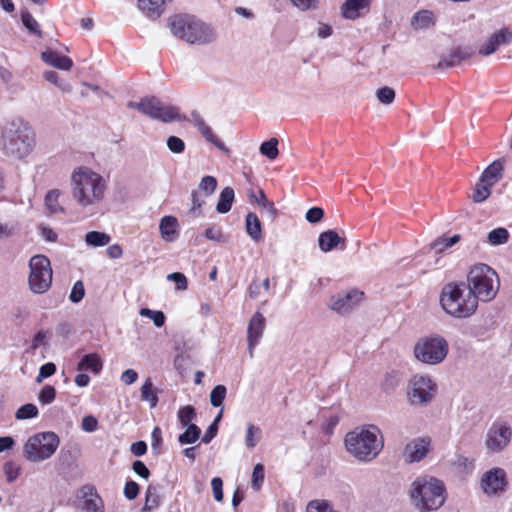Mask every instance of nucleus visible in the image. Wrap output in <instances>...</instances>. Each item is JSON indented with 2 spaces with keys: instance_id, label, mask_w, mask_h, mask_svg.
Instances as JSON below:
<instances>
[{
  "instance_id": "nucleus-13",
  "label": "nucleus",
  "mask_w": 512,
  "mask_h": 512,
  "mask_svg": "<svg viewBox=\"0 0 512 512\" xmlns=\"http://www.w3.org/2000/svg\"><path fill=\"white\" fill-rule=\"evenodd\" d=\"M137 110L152 119L171 122L178 118V111L172 106H166L155 97L144 98L137 104Z\"/></svg>"
},
{
  "instance_id": "nucleus-37",
  "label": "nucleus",
  "mask_w": 512,
  "mask_h": 512,
  "mask_svg": "<svg viewBox=\"0 0 512 512\" xmlns=\"http://www.w3.org/2000/svg\"><path fill=\"white\" fill-rule=\"evenodd\" d=\"M21 21L24 27L31 33L36 35L37 37H42V31L40 30L39 23L37 20L29 13L24 12L21 15Z\"/></svg>"
},
{
  "instance_id": "nucleus-12",
  "label": "nucleus",
  "mask_w": 512,
  "mask_h": 512,
  "mask_svg": "<svg viewBox=\"0 0 512 512\" xmlns=\"http://www.w3.org/2000/svg\"><path fill=\"white\" fill-rule=\"evenodd\" d=\"M511 439V426L507 422L497 421L486 433L485 447L489 453H499L509 446Z\"/></svg>"
},
{
  "instance_id": "nucleus-52",
  "label": "nucleus",
  "mask_w": 512,
  "mask_h": 512,
  "mask_svg": "<svg viewBox=\"0 0 512 512\" xmlns=\"http://www.w3.org/2000/svg\"><path fill=\"white\" fill-rule=\"evenodd\" d=\"M55 396H56V390L53 386L51 385H45L39 395H38V400L43 404V405H46V404H50L54 401L55 399Z\"/></svg>"
},
{
  "instance_id": "nucleus-34",
  "label": "nucleus",
  "mask_w": 512,
  "mask_h": 512,
  "mask_svg": "<svg viewBox=\"0 0 512 512\" xmlns=\"http://www.w3.org/2000/svg\"><path fill=\"white\" fill-rule=\"evenodd\" d=\"M160 504V496L156 487L149 485L146 490L145 504L142 508L143 512H150L157 508Z\"/></svg>"
},
{
  "instance_id": "nucleus-64",
  "label": "nucleus",
  "mask_w": 512,
  "mask_h": 512,
  "mask_svg": "<svg viewBox=\"0 0 512 512\" xmlns=\"http://www.w3.org/2000/svg\"><path fill=\"white\" fill-rule=\"evenodd\" d=\"M98 421L92 415H87L82 419L81 427L86 432H94L97 429Z\"/></svg>"
},
{
  "instance_id": "nucleus-33",
  "label": "nucleus",
  "mask_w": 512,
  "mask_h": 512,
  "mask_svg": "<svg viewBox=\"0 0 512 512\" xmlns=\"http://www.w3.org/2000/svg\"><path fill=\"white\" fill-rule=\"evenodd\" d=\"M261 436H262L261 429L252 423H248L247 428H246V435H245V446L248 449H253L260 441Z\"/></svg>"
},
{
  "instance_id": "nucleus-49",
  "label": "nucleus",
  "mask_w": 512,
  "mask_h": 512,
  "mask_svg": "<svg viewBox=\"0 0 512 512\" xmlns=\"http://www.w3.org/2000/svg\"><path fill=\"white\" fill-rule=\"evenodd\" d=\"M195 416V409L190 405L182 407L178 411V420L183 427L191 424L190 422L195 418Z\"/></svg>"
},
{
  "instance_id": "nucleus-42",
  "label": "nucleus",
  "mask_w": 512,
  "mask_h": 512,
  "mask_svg": "<svg viewBox=\"0 0 512 512\" xmlns=\"http://www.w3.org/2000/svg\"><path fill=\"white\" fill-rule=\"evenodd\" d=\"M306 512H338L332 504L326 500H313L307 505Z\"/></svg>"
},
{
  "instance_id": "nucleus-2",
  "label": "nucleus",
  "mask_w": 512,
  "mask_h": 512,
  "mask_svg": "<svg viewBox=\"0 0 512 512\" xmlns=\"http://www.w3.org/2000/svg\"><path fill=\"white\" fill-rule=\"evenodd\" d=\"M0 143L1 150L6 156L23 159L33 150L35 134L26 121L14 117L3 124Z\"/></svg>"
},
{
  "instance_id": "nucleus-63",
  "label": "nucleus",
  "mask_w": 512,
  "mask_h": 512,
  "mask_svg": "<svg viewBox=\"0 0 512 512\" xmlns=\"http://www.w3.org/2000/svg\"><path fill=\"white\" fill-rule=\"evenodd\" d=\"M139 493V485L134 481H128L124 487V495L127 499L133 500Z\"/></svg>"
},
{
  "instance_id": "nucleus-16",
  "label": "nucleus",
  "mask_w": 512,
  "mask_h": 512,
  "mask_svg": "<svg viewBox=\"0 0 512 512\" xmlns=\"http://www.w3.org/2000/svg\"><path fill=\"white\" fill-rule=\"evenodd\" d=\"M265 324V317L260 312L254 313V315L249 320L247 328V340L250 357H253L254 348L263 335Z\"/></svg>"
},
{
  "instance_id": "nucleus-60",
  "label": "nucleus",
  "mask_w": 512,
  "mask_h": 512,
  "mask_svg": "<svg viewBox=\"0 0 512 512\" xmlns=\"http://www.w3.org/2000/svg\"><path fill=\"white\" fill-rule=\"evenodd\" d=\"M56 371V366L54 363L49 362L40 367L39 374L36 378L38 383L42 382L43 379L52 376Z\"/></svg>"
},
{
  "instance_id": "nucleus-4",
  "label": "nucleus",
  "mask_w": 512,
  "mask_h": 512,
  "mask_svg": "<svg viewBox=\"0 0 512 512\" xmlns=\"http://www.w3.org/2000/svg\"><path fill=\"white\" fill-rule=\"evenodd\" d=\"M439 303L446 314L456 319L469 318L478 309L475 296L463 281L444 285L439 295Z\"/></svg>"
},
{
  "instance_id": "nucleus-41",
  "label": "nucleus",
  "mask_w": 512,
  "mask_h": 512,
  "mask_svg": "<svg viewBox=\"0 0 512 512\" xmlns=\"http://www.w3.org/2000/svg\"><path fill=\"white\" fill-rule=\"evenodd\" d=\"M59 196L60 191L57 189L51 190L46 194L45 205L51 213H58L63 211V208L58 203Z\"/></svg>"
},
{
  "instance_id": "nucleus-21",
  "label": "nucleus",
  "mask_w": 512,
  "mask_h": 512,
  "mask_svg": "<svg viewBox=\"0 0 512 512\" xmlns=\"http://www.w3.org/2000/svg\"><path fill=\"white\" fill-rule=\"evenodd\" d=\"M505 159H497L493 161L481 174L480 182L488 185L496 184L503 176Z\"/></svg>"
},
{
  "instance_id": "nucleus-8",
  "label": "nucleus",
  "mask_w": 512,
  "mask_h": 512,
  "mask_svg": "<svg viewBox=\"0 0 512 512\" xmlns=\"http://www.w3.org/2000/svg\"><path fill=\"white\" fill-rule=\"evenodd\" d=\"M437 391V383L431 376L415 374L408 381L406 399L410 406L424 408L434 401Z\"/></svg>"
},
{
  "instance_id": "nucleus-17",
  "label": "nucleus",
  "mask_w": 512,
  "mask_h": 512,
  "mask_svg": "<svg viewBox=\"0 0 512 512\" xmlns=\"http://www.w3.org/2000/svg\"><path fill=\"white\" fill-rule=\"evenodd\" d=\"M430 440L419 438L409 442L404 450V456L407 462H418L422 460L428 453Z\"/></svg>"
},
{
  "instance_id": "nucleus-28",
  "label": "nucleus",
  "mask_w": 512,
  "mask_h": 512,
  "mask_svg": "<svg viewBox=\"0 0 512 512\" xmlns=\"http://www.w3.org/2000/svg\"><path fill=\"white\" fill-rule=\"evenodd\" d=\"M435 24L433 12L429 10H421L417 12L411 21V25L415 29H427Z\"/></svg>"
},
{
  "instance_id": "nucleus-18",
  "label": "nucleus",
  "mask_w": 512,
  "mask_h": 512,
  "mask_svg": "<svg viewBox=\"0 0 512 512\" xmlns=\"http://www.w3.org/2000/svg\"><path fill=\"white\" fill-rule=\"evenodd\" d=\"M318 246L324 253L330 252L338 247L345 249L346 239L340 237L335 230H327L319 234Z\"/></svg>"
},
{
  "instance_id": "nucleus-27",
  "label": "nucleus",
  "mask_w": 512,
  "mask_h": 512,
  "mask_svg": "<svg viewBox=\"0 0 512 512\" xmlns=\"http://www.w3.org/2000/svg\"><path fill=\"white\" fill-rule=\"evenodd\" d=\"M246 232L255 242L262 239L261 222L256 214L249 212L245 219Z\"/></svg>"
},
{
  "instance_id": "nucleus-47",
  "label": "nucleus",
  "mask_w": 512,
  "mask_h": 512,
  "mask_svg": "<svg viewBox=\"0 0 512 512\" xmlns=\"http://www.w3.org/2000/svg\"><path fill=\"white\" fill-rule=\"evenodd\" d=\"M376 97L380 103L389 105L395 99V91L391 87L384 86L376 90Z\"/></svg>"
},
{
  "instance_id": "nucleus-43",
  "label": "nucleus",
  "mask_w": 512,
  "mask_h": 512,
  "mask_svg": "<svg viewBox=\"0 0 512 512\" xmlns=\"http://www.w3.org/2000/svg\"><path fill=\"white\" fill-rule=\"evenodd\" d=\"M492 185H488L487 183H481L480 181L476 184L475 190L473 193V201L476 203H480L485 201L491 194Z\"/></svg>"
},
{
  "instance_id": "nucleus-45",
  "label": "nucleus",
  "mask_w": 512,
  "mask_h": 512,
  "mask_svg": "<svg viewBox=\"0 0 512 512\" xmlns=\"http://www.w3.org/2000/svg\"><path fill=\"white\" fill-rule=\"evenodd\" d=\"M37 415H38V408L32 403H28V404L21 406L16 411L15 417L18 420H26V419L34 418Z\"/></svg>"
},
{
  "instance_id": "nucleus-6",
  "label": "nucleus",
  "mask_w": 512,
  "mask_h": 512,
  "mask_svg": "<svg viewBox=\"0 0 512 512\" xmlns=\"http://www.w3.org/2000/svg\"><path fill=\"white\" fill-rule=\"evenodd\" d=\"M465 284L473 293L477 302H489L493 300L500 286L495 270L482 263L474 265L470 269Z\"/></svg>"
},
{
  "instance_id": "nucleus-25",
  "label": "nucleus",
  "mask_w": 512,
  "mask_h": 512,
  "mask_svg": "<svg viewBox=\"0 0 512 512\" xmlns=\"http://www.w3.org/2000/svg\"><path fill=\"white\" fill-rule=\"evenodd\" d=\"M178 221L173 216H164L159 225L161 237L167 241L172 242L177 234Z\"/></svg>"
},
{
  "instance_id": "nucleus-24",
  "label": "nucleus",
  "mask_w": 512,
  "mask_h": 512,
  "mask_svg": "<svg viewBox=\"0 0 512 512\" xmlns=\"http://www.w3.org/2000/svg\"><path fill=\"white\" fill-rule=\"evenodd\" d=\"M82 492L84 498L82 509L87 512H102L103 501L94 488L91 486H85Z\"/></svg>"
},
{
  "instance_id": "nucleus-53",
  "label": "nucleus",
  "mask_w": 512,
  "mask_h": 512,
  "mask_svg": "<svg viewBox=\"0 0 512 512\" xmlns=\"http://www.w3.org/2000/svg\"><path fill=\"white\" fill-rule=\"evenodd\" d=\"M85 296V288L82 281H77L70 292L69 300L72 303H79Z\"/></svg>"
},
{
  "instance_id": "nucleus-23",
  "label": "nucleus",
  "mask_w": 512,
  "mask_h": 512,
  "mask_svg": "<svg viewBox=\"0 0 512 512\" xmlns=\"http://www.w3.org/2000/svg\"><path fill=\"white\" fill-rule=\"evenodd\" d=\"M41 59L48 65L68 71L73 66V61L67 56H61L53 50H46L41 53Z\"/></svg>"
},
{
  "instance_id": "nucleus-39",
  "label": "nucleus",
  "mask_w": 512,
  "mask_h": 512,
  "mask_svg": "<svg viewBox=\"0 0 512 512\" xmlns=\"http://www.w3.org/2000/svg\"><path fill=\"white\" fill-rule=\"evenodd\" d=\"M509 233L507 229L499 227L488 233L487 239L491 245H501L508 241Z\"/></svg>"
},
{
  "instance_id": "nucleus-62",
  "label": "nucleus",
  "mask_w": 512,
  "mask_h": 512,
  "mask_svg": "<svg viewBox=\"0 0 512 512\" xmlns=\"http://www.w3.org/2000/svg\"><path fill=\"white\" fill-rule=\"evenodd\" d=\"M213 495L216 501L220 502L223 500V481L220 477H214L211 481Z\"/></svg>"
},
{
  "instance_id": "nucleus-19",
  "label": "nucleus",
  "mask_w": 512,
  "mask_h": 512,
  "mask_svg": "<svg viewBox=\"0 0 512 512\" xmlns=\"http://www.w3.org/2000/svg\"><path fill=\"white\" fill-rule=\"evenodd\" d=\"M191 122L194 126L197 127L199 132L203 135V137L208 141L213 143L219 150L223 151L225 154H229L230 150L224 145L222 141H220L212 132V129L205 122V120L198 114L193 113Z\"/></svg>"
},
{
  "instance_id": "nucleus-57",
  "label": "nucleus",
  "mask_w": 512,
  "mask_h": 512,
  "mask_svg": "<svg viewBox=\"0 0 512 512\" xmlns=\"http://www.w3.org/2000/svg\"><path fill=\"white\" fill-rule=\"evenodd\" d=\"M323 216L324 210L322 208L312 207L306 212L305 218L309 223L316 224L323 219Z\"/></svg>"
},
{
  "instance_id": "nucleus-31",
  "label": "nucleus",
  "mask_w": 512,
  "mask_h": 512,
  "mask_svg": "<svg viewBox=\"0 0 512 512\" xmlns=\"http://www.w3.org/2000/svg\"><path fill=\"white\" fill-rule=\"evenodd\" d=\"M401 381V374L399 372L392 371L385 374L380 386L385 393H392L399 387Z\"/></svg>"
},
{
  "instance_id": "nucleus-50",
  "label": "nucleus",
  "mask_w": 512,
  "mask_h": 512,
  "mask_svg": "<svg viewBox=\"0 0 512 512\" xmlns=\"http://www.w3.org/2000/svg\"><path fill=\"white\" fill-rule=\"evenodd\" d=\"M499 47V42L496 37L491 35L486 42H484L479 48V54L483 56H488L494 53Z\"/></svg>"
},
{
  "instance_id": "nucleus-59",
  "label": "nucleus",
  "mask_w": 512,
  "mask_h": 512,
  "mask_svg": "<svg viewBox=\"0 0 512 512\" xmlns=\"http://www.w3.org/2000/svg\"><path fill=\"white\" fill-rule=\"evenodd\" d=\"M43 77L45 78V80H47L48 82L58 86L62 90L70 91V85L67 84V83H60L59 82V76H58V74L55 71H52V70L46 71L44 73Z\"/></svg>"
},
{
  "instance_id": "nucleus-36",
  "label": "nucleus",
  "mask_w": 512,
  "mask_h": 512,
  "mask_svg": "<svg viewBox=\"0 0 512 512\" xmlns=\"http://www.w3.org/2000/svg\"><path fill=\"white\" fill-rule=\"evenodd\" d=\"M141 399L148 401L151 408H155L158 403V397L153 390V384L147 379L141 388Z\"/></svg>"
},
{
  "instance_id": "nucleus-54",
  "label": "nucleus",
  "mask_w": 512,
  "mask_h": 512,
  "mask_svg": "<svg viewBox=\"0 0 512 512\" xmlns=\"http://www.w3.org/2000/svg\"><path fill=\"white\" fill-rule=\"evenodd\" d=\"M167 147L172 153L180 154L185 150V143L177 136H170L167 139Z\"/></svg>"
},
{
  "instance_id": "nucleus-55",
  "label": "nucleus",
  "mask_w": 512,
  "mask_h": 512,
  "mask_svg": "<svg viewBox=\"0 0 512 512\" xmlns=\"http://www.w3.org/2000/svg\"><path fill=\"white\" fill-rule=\"evenodd\" d=\"M167 280L176 284V290L184 291L187 289V278L183 273L174 272L167 276Z\"/></svg>"
},
{
  "instance_id": "nucleus-30",
  "label": "nucleus",
  "mask_w": 512,
  "mask_h": 512,
  "mask_svg": "<svg viewBox=\"0 0 512 512\" xmlns=\"http://www.w3.org/2000/svg\"><path fill=\"white\" fill-rule=\"evenodd\" d=\"M249 198L250 201H255L258 205L265 209L269 217L274 218L276 216V209L274 207L273 202L268 200V198L266 197L262 190L259 191L258 196L255 194L253 190L249 191Z\"/></svg>"
},
{
  "instance_id": "nucleus-7",
  "label": "nucleus",
  "mask_w": 512,
  "mask_h": 512,
  "mask_svg": "<svg viewBox=\"0 0 512 512\" xmlns=\"http://www.w3.org/2000/svg\"><path fill=\"white\" fill-rule=\"evenodd\" d=\"M172 34L191 44H206L214 39L212 29L191 15H176L170 18Z\"/></svg>"
},
{
  "instance_id": "nucleus-56",
  "label": "nucleus",
  "mask_w": 512,
  "mask_h": 512,
  "mask_svg": "<svg viewBox=\"0 0 512 512\" xmlns=\"http://www.w3.org/2000/svg\"><path fill=\"white\" fill-rule=\"evenodd\" d=\"M264 481V466L256 464L252 473V487L259 490L262 482Z\"/></svg>"
},
{
  "instance_id": "nucleus-51",
  "label": "nucleus",
  "mask_w": 512,
  "mask_h": 512,
  "mask_svg": "<svg viewBox=\"0 0 512 512\" xmlns=\"http://www.w3.org/2000/svg\"><path fill=\"white\" fill-rule=\"evenodd\" d=\"M3 469L6 480L9 483L14 482L19 477L21 471L20 466L13 462L5 463Z\"/></svg>"
},
{
  "instance_id": "nucleus-48",
  "label": "nucleus",
  "mask_w": 512,
  "mask_h": 512,
  "mask_svg": "<svg viewBox=\"0 0 512 512\" xmlns=\"http://www.w3.org/2000/svg\"><path fill=\"white\" fill-rule=\"evenodd\" d=\"M140 315L150 318L155 326L162 327L165 323V315L162 311H154L149 308H142Z\"/></svg>"
},
{
  "instance_id": "nucleus-29",
  "label": "nucleus",
  "mask_w": 512,
  "mask_h": 512,
  "mask_svg": "<svg viewBox=\"0 0 512 512\" xmlns=\"http://www.w3.org/2000/svg\"><path fill=\"white\" fill-rule=\"evenodd\" d=\"M234 196V190L231 187H225L221 191L216 205L217 212L221 214L229 212L234 201Z\"/></svg>"
},
{
  "instance_id": "nucleus-9",
  "label": "nucleus",
  "mask_w": 512,
  "mask_h": 512,
  "mask_svg": "<svg viewBox=\"0 0 512 512\" xmlns=\"http://www.w3.org/2000/svg\"><path fill=\"white\" fill-rule=\"evenodd\" d=\"M60 444L54 432H40L28 438L23 447V456L30 462H41L49 459Z\"/></svg>"
},
{
  "instance_id": "nucleus-46",
  "label": "nucleus",
  "mask_w": 512,
  "mask_h": 512,
  "mask_svg": "<svg viewBox=\"0 0 512 512\" xmlns=\"http://www.w3.org/2000/svg\"><path fill=\"white\" fill-rule=\"evenodd\" d=\"M217 188V180L213 176H205L199 183V190L204 193L206 197L212 195Z\"/></svg>"
},
{
  "instance_id": "nucleus-44",
  "label": "nucleus",
  "mask_w": 512,
  "mask_h": 512,
  "mask_svg": "<svg viewBox=\"0 0 512 512\" xmlns=\"http://www.w3.org/2000/svg\"><path fill=\"white\" fill-rule=\"evenodd\" d=\"M227 389L224 385L215 386L210 393V403L213 407H220L226 397Z\"/></svg>"
},
{
  "instance_id": "nucleus-5",
  "label": "nucleus",
  "mask_w": 512,
  "mask_h": 512,
  "mask_svg": "<svg viewBox=\"0 0 512 512\" xmlns=\"http://www.w3.org/2000/svg\"><path fill=\"white\" fill-rule=\"evenodd\" d=\"M408 494L412 505L419 512L438 510L446 499L443 482L427 476L416 478L411 483Z\"/></svg>"
},
{
  "instance_id": "nucleus-38",
  "label": "nucleus",
  "mask_w": 512,
  "mask_h": 512,
  "mask_svg": "<svg viewBox=\"0 0 512 512\" xmlns=\"http://www.w3.org/2000/svg\"><path fill=\"white\" fill-rule=\"evenodd\" d=\"M259 151L262 155L266 156L269 159H275L278 154V140L276 138H271L268 141L263 142L260 145Z\"/></svg>"
},
{
  "instance_id": "nucleus-11",
  "label": "nucleus",
  "mask_w": 512,
  "mask_h": 512,
  "mask_svg": "<svg viewBox=\"0 0 512 512\" xmlns=\"http://www.w3.org/2000/svg\"><path fill=\"white\" fill-rule=\"evenodd\" d=\"M30 289L37 294L45 293L52 284V268L50 260L44 255H35L29 261Z\"/></svg>"
},
{
  "instance_id": "nucleus-22",
  "label": "nucleus",
  "mask_w": 512,
  "mask_h": 512,
  "mask_svg": "<svg viewBox=\"0 0 512 512\" xmlns=\"http://www.w3.org/2000/svg\"><path fill=\"white\" fill-rule=\"evenodd\" d=\"M371 0H346L343 5V16L355 20L369 10Z\"/></svg>"
},
{
  "instance_id": "nucleus-10",
  "label": "nucleus",
  "mask_w": 512,
  "mask_h": 512,
  "mask_svg": "<svg viewBox=\"0 0 512 512\" xmlns=\"http://www.w3.org/2000/svg\"><path fill=\"white\" fill-rule=\"evenodd\" d=\"M449 350L446 339L440 335L420 338L414 345L415 358L427 365H438L447 357Z\"/></svg>"
},
{
  "instance_id": "nucleus-3",
  "label": "nucleus",
  "mask_w": 512,
  "mask_h": 512,
  "mask_svg": "<svg viewBox=\"0 0 512 512\" xmlns=\"http://www.w3.org/2000/svg\"><path fill=\"white\" fill-rule=\"evenodd\" d=\"M344 443L347 452L362 462L374 460L384 445L382 433L375 425L356 427L346 434Z\"/></svg>"
},
{
  "instance_id": "nucleus-26",
  "label": "nucleus",
  "mask_w": 512,
  "mask_h": 512,
  "mask_svg": "<svg viewBox=\"0 0 512 512\" xmlns=\"http://www.w3.org/2000/svg\"><path fill=\"white\" fill-rule=\"evenodd\" d=\"M103 367V363L98 354L92 353L83 356L77 365L78 371H91L94 374H98Z\"/></svg>"
},
{
  "instance_id": "nucleus-32",
  "label": "nucleus",
  "mask_w": 512,
  "mask_h": 512,
  "mask_svg": "<svg viewBox=\"0 0 512 512\" xmlns=\"http://www.w3.org/2000/svg\"><path fill=\"white\" fill-rule=\"evenodd\" d=\"M186 430L179 435L178 441L181 445L194 444L201 435V429L196 424L185 426Z\"/></svg>"
},
{
  "instance_id": "nucleus-58",
  "label": "nucleus",
  "mask_w": 512,
  "mask_h": 512,
  "mask_svg": "<svg viewBox=\"0 0 512 512\" xmlns=\"http://www.w3.org/2000/svg\"><path fill=\"white\" fill-rule=\"evenodd\" d=\"M493 37L497 38V41L500 45L509 44L512 41V29L511 28H502L499 31L492 34Z\"/></svg>"
},
{
  "instance_id": "nucleus-14",
  "label": "nucleus",
  "mask_w": 512,
  "mask_h": 512,
  "mask_svg": "<svg viewBox=\"0 0 512 512\" xmlns=\"http://www.w3.org/2000/svg\"><path fill=\"white\" fill-rule=\"evenodd\" d=\"M364 293L358 290L338 293L330 298L329 308L345 315L353 311L363 300Z\"/></svg>"
},
{
  "instance_id": "nucleus-40",
  "label": "nucleus",
  "mask_w": 512,
  "mask_h": 512,
  "mask_svg": "<svg viewBox=\"0 0 512 512\" xmlns=\"http://www.w3.org/2000/svg\"><path fill=\"white\" fill-rule=\"evenodd\" d=\"M460 240V235L456 234L452 237H440L430 244L431 249H435L437 252H441L446 248H450Z\"/></svg>"
},
{
  "instance_id": "nucleus-20",
  "label": "nucleus",
  "mask_w": 512,
  "mask_h": 512,
  "mask_svg": "<svg viewBox=\"0 0 512 512\" xmlns=\"http://www.w3.org/2000/svg\"><path fill=\"white\" fill-rule=\"evenodd\" d=\"M473 52L468 48H453L447 55H444L437 63L438 69L454 67L461 63L462 60L469 58Z\"/></svg>"
},
{
  "instance_id": "nucleus-1",
  "label": "nucleus",
  "mask_w": 512,
  "mask_h": 512,
  "mask_svg": "<svg viewBox=\"0 0 512 512\" xmlns=\"http://www.w3.org/2000/svg\"><path fill=\"white\" fill-rule=\"evenodd\" d=\"M107 184L99 173L89 167H80L71 175L73 200L84 210H96L105 198Z\"/></svg>"
},
{
  "instance_id": "nucleus-15",
  "label": "nucleus",
  "mask_w": 512,
  "mask_h": 512,
  "mask_svg": "<svg viewBox=\"0 0 512 512\" xmlns=\"http://www.w3.org/2000/svg\"><path fill=\"white\" fill-rule=\"evenodd\" d=\"M506 473L502 468H493L483 474L481 487L485 494L492 496L505 491Z\"/></svg>"
},
{
  "instance_id": "nucleus-35",
  "label": "nucleus",
  "mask_w": 512,
  "mask_h": 512,
  "mask_svg": "<svg viewBox=\"0 0 512 512\" xmlns=\"http://www.w3.org/2000/svg\"><path fill=\"white\" fill-rule=\"evenodd\" d=\"M111 238L108 234L99 231H90L85 236L88 245L94 247H102L110 242Z\"/></svg>"
},
{
  "instance_id": "nucleus-61",
  "label": "nucleus",
  "mask_w": 512,
  "mask_h": 512,
  "mask_svg": "<svg viewBox=\"0 0 512 512\" xmlns=\"http://www.w3.org/2000/svg\"><path fill=\"white\" fill-rule=\"evenodd\" d=\"M293 6L301 11L316 9L320 0H290Z\"/></svg>"
}]
</instances>
